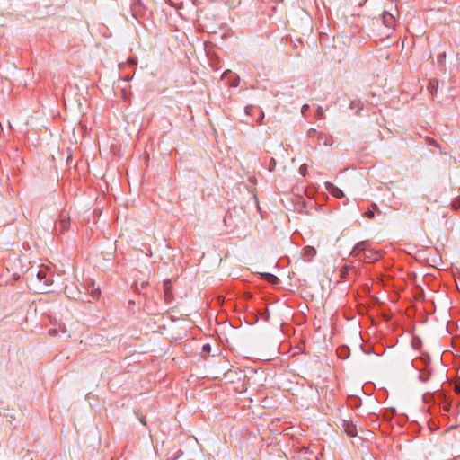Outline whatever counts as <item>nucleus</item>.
<instances>
[{
  "label": "nucleus",
  "mask_w": 460,
  "mask_h": 460,
  "mask_svg": "<svg viewBox=\"0 0 460 460\" xmlns=\"http://www.w3.org/2000/svg\"><path fill=\"white\" fill-rule=\"evenodd\" d=\"M345 431L350 437H355L357 435L356 426L352 423L346 424Z\"/></svg>",
  "instance_id": "nucleus-10"
},
{
  "label": "nucleus",
  "mask_w": 460,
  "mask_h": 460,
  "mask_svg": "<svg viewBox=\"0 0 460 460\" xmlns=\"http://www.w3.org/2000/svg\"><path fill=\"white\" fill-rule=\"evenodd\" d=\"M128 64L131 66H135L137 65V59L134 58H129L128 59Z\"/></svg>",
  "instance_id": "nucleus-19"
},
{
  "label": "nucleus",
  "mask_w": 460,
  "mask_h": 460,
  "mask_svg": "<svg viewBox=\"0 0 460 460\" xmlns=\"http://www.w3.org/2000/svg\"><path fill=\"white\" fill-rule=\"evenodd\" d=\"M438 87V82L437 80H430L428 85V89L431 94H434Z\"/></svg>",
  "instance_id": "nucleus-13"
},
{
  "label": "nucleus",
  "mask_w": 460,
  "mask_h": 460,
  "mask_svg": "<svg viewBox=\"0 0 460 460\" xmlns=\"http://www.w3.org/2000/svg\"><path fill=\"white\" fill-rule=\"evenodd\" d=\"M308 109H309V105L308 104H304L302 106V109H301L302 114L304 115Z\"/></svg>",
  "instance_id": "nucleus-23"
},
{
  "label": "nucleus",
  "mask_w": 460,
  "mask_h": 460,
  "mask_svg": "<svg viewBox=\"0 0 460 460\" xmlns=\"http://www.w3.org/2000/svg\"><path fill=\"white\" fill-rule=\"evenodd\" d=\"M323 117H324V111L321 106H319L315 112V118L318 119H322Z\"/></svg>",
  "instance_id": "nucleus-16"
},
{
  "label": "nucleus",
  "mask_w": 460,
  "mask_h": 460,
  "mask_svg": "<svg viewBox=\"0 0 460 460\" xmlns=\"http://www.w3.org/2000/svg\"><path fill=\"white\" fill-rule=\"evenodd\" d=\"M276 166V161L274 158H271L269 164V170L273 171Z\"/></svg>",
  "instance_id": "nucleus-18"
},
{
  "label": "nucleus",
  "mask_w": 460,
  "mask_h": 460,
  "mask_svg": "<svg viewBox=\"0 0 460 460\" xmlns=\"http://www.w3.org/2000/svg\"><path fill=\"white\" fill-rule=\"evenodd\" d=\"M65 291H66V293L67 294V296H68L69 297H73V298H75V299H80V298H81V291H78V292H77V293H78V296H77V297H76V296H75V295L74 294V292H73L72 288H68V287H66Z\"/></svg>",
  "instance_id": "nucleus-14"
},
{
  "label": "nucleus",
  "mask_w": 460,
  "mask_h": 460,
  "mask_svg": "<svg viewBox=\"0 0 460 460\" xmlns=\"http://www.w3.org/2000/svg\"><path fill=\"white\" fill-rule=\"evenodd\" d=\"M176 454L177 455H176L174 459H177L180 456H181L182 455V451L179 450Z\"/></svg>",
  "instance_id": "nucleus-27"
},
{
  "label": "nucleus",
  "mask_w": 460,
  "mask_h": 460,
  "mask_svg": "<svg viewBox=\"0 0 460 460\" xmlns=\"http://www.w3.org/2000/svg\"><path fill=\"white\" fill-rule=\"evenodd\" d=\"M83 288L93 299L98 300L100 298L102 294L100 287L96 286L92 279L86 278L84 279Z\"/></svg>",
  "instance_id": "nucleus-1"
},
{
  "label": "nucleus",
  "mask_w": 460,
  "mask_h": 460,
  "mask_svg": "<svg viewBox=\"0 0 460 460\" xmlns=\"http://www.w3.org/2000/svg\"><path fill=\"white\" fill-rule=\"evenodd\" d=\"M381 258V253L373 249H369L366 251L365 253L361 256L360 260L364 261L367 263H372L378 261Z\"/></svg>",
  "instance_id": "nucleus-3"
},
{
  "label": "nucleus",
  "mask_w": 460,
  "mask_h": 460,
  "mask_svg": "<svg viewBox=\"0 0 460 460\" xmlns=\"http://www.w3.org/2000/svg\"><path fill=\"white\" fill-rule=\"evenodd\" d=\"M262 277L263 279L268 281L269 283L277 284L279 282V279L271 273H264L262 274Z\"/></svg>",
  "instance_id": "nucleus-11"
},
{
  "label": "nucleus",
  "mask_w": 460,
  "mask_h": 460,
  "mask_svg": "<svg viewBox=\"0 0 460 460\" xmlns=\"http://www.w3.org/2000/svg\"><path fill=\"white\" fill-rule=\"evenodd\" d=\"M316 254V250L312 246H305L303 249V259L306 261H310Z\"/></svg>",
  "instance_id": "nucleus-8"
},
{
  "label": "nucleus",
  "mask_w": 460,
  "mask_h": 460,
  "mask_svg": "<svg viewBox=\"0 0 460 460\" xmlns=\"http://www.w3.org/2000/svg\"><path fill=\"white\" fill-rule=\"evenodd\" d=\"M371 207H372V209H368L365 213L366 217H368V218H374V217H375V209H377V206L376 204H372Z\"/></svg>",
  "instance_id": "nucleus-15"
},
{
  "label": "nucleus",
  "mask_w": 460,
  "mask_h": 460,
  "mask_svg": "<svg viewBox=\"0 0 460 460\" xmlns=\"http://www.w3.org/2000/svg\"><path fill=\"white\" fill-rule=\"evenodd\" d=\"M263 119H264V112H263L262 111H260V116H259V118H258V119H257V122H258L259 124H261V123H262Z\"/></svg>",
  "instance_id": "nucleus-21"
},
{
  "label": "nucleus",
  "mask_w": 460,
  "mask_h": 460,
  "mask_svg": "<svg viewBox=\"0 0 460 460\" xmlns=\"http://www.w3.org/2000/svg\"><path fill=\"white\" fill-rule=\"evenodd\" d=\"M210 349H211V346H210V344H208V343L204 344V345H203V347H202V350H203V351H207V352H208V351H210Z\"/></svg>",
  "instance_id": "nucleus-22"
},
{
  "label": "nucleus",
  "mask_w": 460,
  "mask_h": 460,
  "mask_svg": "<svg viewBox=\"0 0 460 460\" xmlns=\"http://www.w3.org/2000/svg\"><path fill=\"white\" fill-rule=\"evenodd\" d=\"M140 421H141L144 425H146V422L144 421V420H143V419H140Z\"/></svg>",
  "instance_id": "nucleus-30"
},
{
  "label": "nucleus",
  "mask_w": 460,
  "mask_h": 460,
  "mask_svg": "<svg viewBox=\"0 0 460 460\" xmlns=\"http://www.w3.org/2000/svg\"><path fill=\"white\" fill-rule=\"evenodd\" d=\"M36 276L38 280L43 282L46 286H49L53 283V273L49 268H40Z\"/></svg>",
  "instance_id": "nucleus-2"
},
{
  "label": "nucleus",
  "mask_w": 460,
  "mask_h": 460,
  "mask_svg": "<svg viewBox=\"0 0 460 460\" xmlns=\"http://www.w3.org/2000/svg\"><path fill=\"white\" fill-rule=\"evenodd\" d=\"M349 108L358 113L363 109V103L359 100H353L349 103Z\"/></svg>",
  "instance_id": "nucleus-9"
},
{
  "label": "nucleus",
  "mask_w": 460,
  "mask_h": 460,
  "mask_svg": "<svg viewBox=\"0 0 460 460\" xmlns=\"http://www.w3.org/2000/svg\"><path fill=\"white\" fill-rule=\"evenodd\" d=\"M382 21L383 24L388 29H394L396 23L394 16L385 11L383 13Z\"/></svg>",
  "instance_id": "nucleus-5"
},
{
  "label": "nucleus",
  "mask_w": 460,
  "mask_h": 460,
  "mask_svg": "<svg viewBox=\"0 0 460 460\" xmlns=\"http://www.w3.org/2000/svg\"><path fill=\"white\" fill-rule=\"evenodd\" d=\"M345 350V349H341L338 350L339 357L341 358H346L347 355H342V351Z\"/></svg>",
  "instance_id": "nucleus-24"
},
{
  "label": "nucleus",
  "mask_w": 460,
  "mask_h": 460,
  "mask_svg": "<svg viewBox=\"0 0 460 460\" xmlns=\"http://www.w3.org/2000/svg\"><path fill=\"white\" fill-rule=\"evenodd\" d=\"M119 66L120 69H122V68H124L126 66V64H119Z\"/></svg>",
  "instance_id": "nucleus-29"
},
{
  "label": "nucleus",
  "mask_w": 460,
  "mask_h": 460,
  "mask_svg": "<svg viewBox=\"0 0 460 460\" xmlns=\"http://www.w3.org/2000/svg\"><path fill=\"white\" fill-rule=\"evenodd\" d=\"M456 391L457 394H460V385H456Z\"/></svg>",
  "instance_id": "nucleus-28"
},
{
  "label": "nucleus",
  "mask_w": 460,
  "mask_h": 460,
  "mask_svg": "<svg viewBox=\"0 0 460 460\" xmlns=\"http://www.w3.org/2000/svg\"><path fill=\"white\" fill-rule=\"evenodd\" d=\"M253 109H254V107L252 105H247L245 107V113L247 115H250Z\"/></svg>",
  "instance_id": "nucleus-20"
},
{
  "label": "nucleus",
  "mask_w": 460,
  "mask_h": 460,
  "mask_svg": "<svg viewBox=\"0 0 460 460\" xmlns=\"http://www.w3.org/2000/svg\"><path fill=\"white\" fill-rule=\"evenodd\" d=\"M325 189L328 190L330 194H332L333 197L337 199H341L344 196L343 191L332 182H325Z\"/></svg>",
  "instance_id": "nucleus-6"
},
{
  "label": "nucleus",
  "mask_w": 460,
  "mask_h": 460,
  "mask_svg": "<svg viewBox=\"0 0 460 460\" xmlns=\"http://www.w3.org/2000/svg\"><path fill=\"white\" fill-rule=\"evenodd\" d=\"M349 270V268L348 266H344L341 270V276H343L344 274H346V272Z\"/></svg>",
  "instance_id": "nucleus-25"
},
{
  "label": "nucleus",
  "mask_w": 460,
  "mask_h": 460,
  "mask_svg": "<svg viewBox=\"0 0 460 460\" xmlns=\"http://www.w3.org/2000/svg\"><path fill=\"white\" fill-rule=\"evenodd\" d=\"M299 173L302 175V176H305L306 173H307V165L305 164H303L302 165H300L299 167Z\"/></svg>",
  "instance_id": "nucleus-17"
},
{
  "label": "nucleus",
  "mask_w": 460,
  "mask_h": 460,
  "mask_svg": "<svg viewBox=\"0 0 460 460\" xmlns=\"http://www.w3.org/2000/svg\"><path fill=\"white\" fill-rule=\"evenodd\" d=\"M164 300L167 304H170L173 299V294L172 291L171 281L164 280L163 284Z\"/></svg>",
  "instance_id": "nucleus-7"
},
{
  "label": "nucleus",
  "mask_w": 460,
  "mask_h": 460,
  "mask_svg": "<svg viewBox=\"0 0 460 460\" xmlns=\"http://www.w3.org/2000/svg\"><path fill=\"white\" fill-rule=\"evenodd\" d=\"M69 226V220L66 218H61L59 222L56 225V228L60 227V231H65Z\"/></svg>",
  "instance_id": "nucleus-12"
},
{
  "label": "nucleus",
  "mask_w": 460,
  "mask_h": 460,
  "mask_svg": "<svg viewBox=\"0 0 460 460\" xmlns=\"http://www.w3.org/2000/svg\"><path fill=\"white\" fill-rule=\"evenodd\" d=\"M369 249L370 248L367 247V242H365V241L359 242L354 246V248L351 252V255L355 256V257L361 258V256L365 253V252L368 251Z\"/></svg>",
  "instance_id": "nucleus-4"
},
{
  "label": "nucleus",
  "mask_w": 460,
  "mask_h": 460,
  "mask_svg": "<svg viewBox=\"0 0 460 460\" xmlns=\"http://www.w3.org/2000/svg\"><path fill=\"white\" fill-rule=\"evenodd\" d=\"M420 379L421 381H423V382H426V381H428V379H429V376H423V375H420Z\"/></svg>",
  "instance_id": "nucleus-26"
}]
</instances>
